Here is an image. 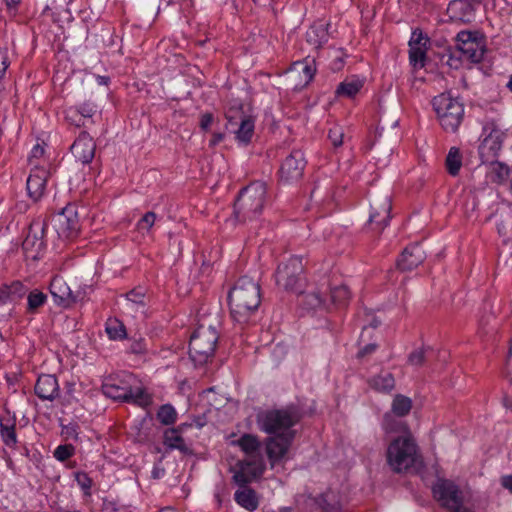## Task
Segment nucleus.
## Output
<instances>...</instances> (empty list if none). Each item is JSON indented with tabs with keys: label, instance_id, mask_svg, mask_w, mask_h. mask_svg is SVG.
<instances>
[{
	"label": "nucleus",
	"instance_id": "obj_1",
	"mask_svg": "<svg viewBox=\"0 0 512 512\" xmlns=\"http://www.w3.org/2000/svg\"><path fill=\"white\" fill-rule=\"evenodd\" d=\"M228 302L234 321L248 322L261 302L259 284L251 277H240L228 293Z\"/></svg>",
	"mask_w": 512,
	"mask_h": 512
},
{
	"label": "nucleus",
	"instance_id": "obj_2",
	"mask_svg": "<svg viewBox=\"0 0 512 512\" xmlns=\"http://www.w3.org/2000/svg\"><path fill=\"white\" fill-rule=\"evenodd\" d=\"M267 200V187L264 182L256 181L243 188L234 202L233 215L239 223L257 219Z\"/></svg>",
	"mask_w": 512,
	"mask_h": 512
},
{
	"label": "nucleus",
	"instance_id": "obj_3",
	"mask_svg": "<svg viewBox=\"0 0 512 512\" xmlns=\"http://www.w3.org/2000/svg\"><path fill=\"white\" fill-rule=\"evenodd\" d=\"M302 418L300 409L295 405H288L281 409H269L257 414L258 428L269 434L279 435L284 432H295L291 428Z\"/></svg>",
	"mask_w": 512,
	"mask_h": 512
},
{
	"label": "nucleus",
	"instance_id": "obj_4",
	"mask_svg": "<svg viewBox=\"0 0 512 512\" xmlns=\"http://www.w3.org/2000/svg\"><path fill=\"white\" fill-rule=\"evenodd\" d=\"M131 379V375H124L122 379L108 378L102 385L103 394L114 400L133 403L141 407L149 406L151 397L142 387L134 389L130 383Z\"/></svg>",
	"mask_w": 512,
	"mask_h": 512
},
{
	"label": "nucleus",
	"instance_id": "obj_5",
	"mask_svg": "<svg viewBox=\"0 0 512 512\" xmlns=\"http://www.w3.org/2000/svg\"><path fill=\"white\" fill-rule=\"evenodd\" d=\"M440 125L447 132L455 133L464 118V104L450 93H441L432 100Z\"/></svg>",
	"mask_w": 512,
	"mask_h": 512
},
{
	"label": "nucleus",
	"instance_id": "obj_6",
	"mask_svg": "<svg viewBox=\"0 0 512 512\" xmlns=\"http://www.w3.org/2000/svg\"><path fill=\"white\" fill-rule=\"evenodd\" d=\"M417 458V445L411 435L394 439L387 449V462L394 472L400 473L411 468Z\"/></svg>",
	"mask_w": 512,
	"mask_h": 512
},
{
	"label": "nucleus",
	"instance_id": "obj_7",
	"mask_svg": "<svg viewBox=\"0 0 512 512\" xmlns=\"http://www.w3.org/2000/svg\"><path fill=\"white\" fill-rule=\"evenodd\" d=\"M218 339V332L212 325L200 324L189 341V355L192 361L200 365L206 363L214 355Z\"/></svg>",
	"mask_w": 512,
	"mask_h": 512
},
{
	"label": "nucleus",
	"instance_id": "obj_8",
	"mask_svg": "<svg viewBox=\"0 0 512 512\" xmlns=\"http://www.w3.org/2000/svg\"><path fill=\"white\" fill-rule=\"evenodd\" d=\"M304 265L301 257L293 256L278 265L275 273L276 284L287 291L298 292L302 287Z\"/></svg>",
	"mask_w": 512,
	"mask_h": 512
},
{
	"label": "nucleus",
	"instance_id": "obj_9",
	"mask_svg": "<svg viewBox=\"0 0 512 512\" xmlns=\"http://www.w3.org/2000/svg\"><path fill=\"white\" fill-rule=\"evenodd\" d=\"M52 223L58 236L71 239L78 235L80 223L75 205L68 204L59 213L53 216Z\"/></svg>",
	"mask_w": 512,
	"mask_h": 512
},
{
	"label": "nucleus",
	"instance_id": "obj_10",
	"mask_svg": "<svg viewBox=\"0 0 512 512\" xmlns=\"http://www.w3.org/2000/svg\"><path fill=\"white\" fill-rule=\"evenodd\" d=\"M433 494L440 504L450 512H454L463 506V493L451 480H438L433 486Z\"/></svg>",
	"mask_w": 512,
	"mask_h": 512
},
{
	"label": "nucleus",
	"instance_id": "obj_11",
	"mask_svg": "<svg viewBox=\"0 0 512 512\" xmlns=\"http://www.w3.org/2000/svg\"><path fill=\"white\" fill-rule=\"evenodd\" d=\"M45 222L34 221L28 228L27 235L22 242V250L27 259L38 260L45 248L43 240Z\"/></svg>",
	"mask_w": 512,
	"mask_h": 512
},
{
	"label": "nucleus",
	"instance_id": "obj_12",
	"mask_svg": "<svg viewBox=\"0 0 512 512\" xmlns=\"http://www.w3.org/2000/svg\"><path fill=\"white\" fill-rule=\"evenodd\" d=\"M304 153L295 149L282 161L279 169V179L284 183H292L301 179L306 166Z\"/></svg>",
	"mask_w": 512,
	"mask_h": 512
},
{
	"label": "nucleus",
	"instance_id": "obj_13",
	"mask_svg": "<svg viewBox=\"0 0 512 512\" xmlns=\"http://www.w3.org/2000/svg\"><path fill=\"white\" fill-rule=\"evenodd\" d=\"M456 48L460 52V58L474 63H478L483 59L484 47L478 41L472 32L461 31L456 37Z\"/></svg>",
	"mask_w": 512,
	"mask_h": 512
},
{
	"label": "nucleus",
	"instance_id": "obj_14",
	"mask_svg": "<svg viewBox=\"0 0 512 512\" xmlns=\"http://www.w3.org/2000/svg\"><path fill=\"white\" fill-rule=\"evenodd\" d=\"M391 199L387 194L374 195L370 199L369 222L375 225V229L382 231L391 218Z\"/></svg>",
	"mask_w": 512,
	"mask_h": 512
},
{
	"label": "nucleus",
	"instance_id": "obj_15",
	"mask_svg": "<svg viewBox=\"0 0 512 512\" xmlns=\"http://www.w3.org/2000/svg\"><path fill=\"white\" fill-rule=\"evenodd\" d=\"M295 438V432H284L273 435L266 441V453L272 466L287 454Z\"/></svg>",
	"mask_w": 512,
	"mask_h": 512
},
{
	"label": "nucleus",
	"instance_id": "obj_16",
	"mask_svg": "<svg viewBox=\"0 0 512 512\" xmlns=\"http://www.w3.org/2000/svg\"><path fill=\"white\" fill-rule=\"evenodd\" d=\"M329 290L328 279L324 278L315 288L301 295L300 304L307 310H316L320 308H329L327 294Z\"/></svg>",
	"mask_w": 512,
	"mask_h": 512
},
{
	"label": "nucleus",
	"instance_id": "obj_17",
	"mask_svg": "<svg viewBox=\"0 0 512 512\" xmlns=\"http://www.w3.org/2000/svg\"><path fill=\"white\" fill-rule=\"evenodd\" d=\"M96 144L87 132H81L71 146L73 156L83 164H89L95 156Z\"/></svg>",
	"mask_w": 512,
	"mask_h": 512
},
{
	"label": "nucleus",
	"instance_id": "obj_18",
	"mask_svg": "<svg viewBox=\"0 0 512 512\" xmlns=\"http://www.w3.org/2000/svg\"><path fill=\"white\" fill-rule=\"evenodd\" d=\"M265 465L263 459L259 458L258 461L250 460L239 463V470L233 475V480L241 487H245L254 478L264 472Z\"/></svg>",
	"mask_w": 512,
	"mask_h": 512
},
{
	"label": "nucleus",
	"instance_id": "obj_19",
	"mask_svg": "<svg viewBox=\"0 0 512 512\" xmlns=\"http://www.w3.org/2000/svg\"><path fill=\"white\" fill-rule=\"evenodd\" d=\"M146 293L142 287H137L125 294L122 309L125 314L132 317L144 315L146 311Z\"/></svg>",
	"mask_w": 512,
	"mask_h": 512
},
{
	"label": "nucleus",
	"instance_id": "obj_20",
	"mask_svg": "<svg viewBox=\"0 0 512 512\" xmlns=\"http://www.w3.org/2000/svg\"><path fill=\"white\" fill-rule=\"evenodd\" d=\"M426 258L423 248L419 244L409 245L404 249L397 260V267L401 271H411L418 267Z\"/></svg>",
	"mask_w": 512,
	"mask_h": 512
},
{
	"label": "nucleus",
	"instance_id": "obj_21",
	"mask_svg": "<svg viewBox=\"0 0 512 512\" xmlns=\"http://www.w3.org/2000/svg\"><path fill=\"white\" fill-rule=\"evenodd\" d=\"M97 112V106L86 101L78 106L70 107L66 110L65 119L76 127L85 126L86 120L91 119Z\"/></svg>",
	"mask_w": 512,
	"mask_h": 512
},
{
	"label": "nucleus",
	"instance_id": "obj_22",
	"mask_svg": "<svg viewBox=\"0 0 512 512\" xmlns=\"http://www.w3.org/2000/svg\"><path fill=\"white\" fill-rule=\"evenodd\" d=\"M35 394L42 400L53 401L60 394L58 380L54 375L43 374L38 377Z\"/></svg>",
	"mask_w": 512,
	"mask_h": 512
},
{
	"label": "nucleus",
	"instance_id": "obj_23",
	"mask_svg": "<svg viewBox=\"0 0 512 512\" xmlns=\"http://www.w3.org/2000/svg\"><path fill=\"white\" fill-rule=\"evenodd\" d=\"M48 172L45 169H34L27 179V192L33 201H38L44 194Z\"/></svg>",
	"mask_w": 512,
	"mask_h": 512
},
{
	"label": "nucleus",
	"instance_id": "obj_24",
	"mask_svg": "<svg viewBox=\"0 0 512 512\" xmlns=\"http://www.w3.org/2000/svg\"><path fill=\"white\" fill-rule=\"evenodd\" d=\"M447 13L453 21L470 23L474 19V6L468 0H452Z\"/></svg>",
	"mask_w": 512,
	"mask_h": 512
},
{
	"label": "nucleus",
	"instance_id": "obj_25",
	"mask_svg": "<svg viewBox=\"0 0 512 512\" xmlns=\"http://www.w3.org/2000/svg\"><path fill=\"white\" fill-rule=\"evenodd\" d=\"M50 293L58 305L69 306L76 302L70 287L61 277H54L49 286Z\"/></svg>",
	"mask_w": 512,
	"mask_h": 512
},
{
	"label": "nucleus",
	"instance_id": "obj_26",
	"mask_svg": "<svg viewBox=\"0 0 512 512\" xmlns=\"http://www.w3.org/2000/svg\"><path fill=\"white\" fill-rule=\"evenodd\" d=\"M502 141L500 139V133L492 131L488 136L484 138L479 146V155L483 162L488 161L490 158L497 156L501 150Z\"/></svg>",
	"mask_w": 512,
	"mask_h": 512
},
{
	"label": "nucleus",
	"instance_id": "obj_27",
	"mask_svg": "<svg viewBox=\"0 0 512 512\" xmlns=\"http://www.w3.org/2000/svg\"><path fill=\"white\" fill-rule=\"evenodd\" d=\"M328 23L317 21L306 32V40L314 48L319 49L329 40Z\"/></svg>",
	"mask_w": 512,
	"mask_h": 512
},
{
	"label": "nucleus",
	"instance_id": "obj_28",
	"mask_svg": "<svg viewBox=\"0 0 512 512\" xmlns=\"http://www.w3.org/2000/svg\"><path fill=\"white\" fill-rule=\"evenodd\" d=\"M0 436L6 446L10 448L16 447L18 442L16 434V418L10 416L8 413L0 417Z\"/></svg>",
	"mask_w": 512,
	"mask_h": 512
},
{
	"label": "nucleus",
	"instance_id": "obj_29",
	"mask_svg": "<svg viewBox=\"0 0 512 512\" xmlns=\"http://www.w3.org/2000/svg\"><path fill=\"white\" fill-rule=\"evenodd\" d=\"M234 445H238L241 450L251 458L258 461L262 458L260 454L261 443L256 435L245 433L238 440L233 441Z\"/></svg>",
	"mask_w": 512,
	"mask_h": 512
},
{
	"label": "nucleus",
	"instance_id": "obj_30",
	"mask_svg": "<svg viewBox=\"0 0 512 512\" xmlns=\"http://www.w3.org/2000/svg\"><path fill=\"white\" fill-rule=\"evenodd\" d=\"M364 80L357 76L348 77L343 80L335 91L338 97L353 98L363 87Z\"/></svg>",
	"mask_w": 512,
	"mask_h": 512
},
{
	"label": "nucleus",
	"instance_id": "obj_31",
	"mask_svg": "<svg viewBox=\"0 0 512 512\" xmlns=\"http://www.w3.org/2000/svg\"><path fill=\"white\" fill-rule=\"evenodd\" d=\"M369 386L380 393H390L395 388V378L390 372H381L368 381Z\"/></svg>",
	"mask_w": 512,
	"mask_h": 512
},
{
	"label": "nucleus",
	"instance_id": "obj_32",
	"mask_svg": "<svg viewBox=\"0 0 512 512\" xmlns=\"http://www.w3.org/2000/svg\"><path fill=\"white\" fill-rule=\"evenodd\" d=\"M234 499L238 505L250 512L255 511L259 506L256 492L251 488L237 490L234 494Z\"/></svg>",
	"mask_w": 512,
	"mask_h": 512
},
{
	"label": "nucleus",
	"instance_id": "obj_33",
	"mask_svg": "<svg viewBox=\"0 0 512 512\" xmlns=\"http://www.w3.org/2000/svg\"><path fill=\"white\" fill-rule=\"evenodd\" d=\"M316 503L323 512H341L342 505L339 501L338 495L328 490L322 493L317 499Z\"/></svg>",
	"mask_w": 512,
	"mask_h": 512
},
{
	"label": "nucleus",
	"instance_id": "obj_34",
	"mask_svg": "<svg viewBox=\"0 0 512 512\" xmlns=\"http://www.w3.org/2000/svg\"><path fill=\"white\" fill-rule=\"evenodd\" d=\"M237 127L238 128L234 131L236 139L243 144H248L254 133L255 125L253 118L250 116H241Z\"/></svg>",
	"mask_w": 512,
	"mask_h": 512
},
{
	"label": "nucleus",
	"instance_id": "obj_35",
	"mask_svg": "<svg viewBox=\"0 0 512 512\" xmlns=\"http://www.w3.org/2000/svg\"><path fill=\"white\" fill-rule=\"evenodd\" d=\"M488 175L492 182L501 184L508 179L510 175V169L508 165L503 162L491 161Z\"/></svg>",
	"mask_w": 512,
	"mask_h": 512
},
{
	"label": "nucleus",
	"instance_id": "obj_36",
	"mask_svg": "<svg viewBox=\"0 0 512 512\" xmlns=\"http://www.w3.org/2000/svg\"><path fill=\"white\" fill-rule=\"evenodd\" d=\"M382 426L387 433H402L403 435H411L407 424L402 420L394 418V416L389 413L384 415Z\"/></svg>",
	"mask_w": 512,
	"mask_h": 512
},
{
	"label": "nucleus",
	"instance_id": "obj_37",
	"mask_svg": "<svg viewBox=\"0 0 512 512\" xmlns=\"http://www.w3.org/2000/svg\"><path fill=\"white\" fill-rule=\"evenodd\" d=\"M105 331L111 340H123L127 338L126 327L117 318H109L105 325Z\"/></svg>",
	"mask_w": 512,
	"mask_h": 512
},
{
	"label": "nucleus",
	"instance_id": "obj_38",
	"mask_svg": "<svg viewBox=\"0 0 512 512\" xmlns=\"http://www.w3.org/2000/svg\"><path fill=\"white\" fill-rule=\"evenodd\" d=\"M46 302L47 295L38 289H33L27 294L26 312L28 314H35Z\"/></svg>",
	"mask_w": 512,
	"mask_h": 512
},
{
	"label": "nucleus",
	"instance_id": "obj_39",
	"mask_svg": "<svg viewBox=\"0 0 512 512\" xmlns=\"http://www.w3.org/2000/svg\"><path fill=\"white\" fill-rule=\"evenodd\" d=\"M164 444L171 449H178L181 452L186 453L188 451V447L185 444L184 439L179 434L178 429L175 428L167 429L164 432Z\"/></svg>",
	"mask_w": 512,
	"mask_h": 512
},
{
	"label": "nucleus",
	"instance_id": "obj_40",
	"mask_svg": "<svg viewBox=\"0 0 512 512\" xmlns=\"http://www.w3.org/2000/svg\"><path fill=\"white\" fill-rule=\"evenodd\" d=\"M446 168L451 176H457L462 166V155L459 148L451 147L446 156Z\"/></svg>",
	"mask_w": 512,
	"mask_h": 512
},
{
	"label": "nucleus",
	"instance_id": "obj_41",
	"mask_svg": "<svg viewBox=\"0 0 512 512\" xmlns=\"http://www.w3.org/2000/svg\"><path fill=\"white\" fill-rule=\"evenodd\" d=\"M412 408V400L402 394L395 395L391 410L397 417H404L409 414Z\"/></svg>",
	"mask_w": 512,
	"mask_h": 512
},
{
	"label": "nucleus",
	"instance_id": "obj_42",
	"mask_svg": "<svg viewBox=\"0 0 512 512\" xmlns=\"http://www.w3.org/2000/svg\"><path fill=\"white\" fill-rule=\"evenodd\" d=\"M426 61V41L424 45L410 44L409 49V62L415 69H420L425 66Z\"/></svg>",
	"mask_w": 512,
	"mask_h": 512
},
{
	"label": "nucleus",
	"instance_id": "obj_43",
	"mask_svg": "<svg viewBox=\"0 0 512 512\" xmlns=\"http://www.w3.org/2000/svg\"><path fill=\"white\" fill-rule=\"evenodd\" d=\"M328 292H330V298L328 300L329 305H345L350 298V291L346 285H340L334 288L329 287Z\"/></svg>",
	"mask_w": 512,
	"mask_h": 512
},
{
	"label": "nucleus",
	"instance_id": "obj_44",
	"mask_svg": "<svg viewBox=\"0 0 512 512\" xmlns=\"http://www.w3.org/2000/svg\"><path fill=\"white\" fill-rule=\"evenodd\" d=\"M293 70L302 72L304 75V84L307 85L316 73L315 60L306 59L305 61H298L293 64Z\"/></svg>",
	"mask_w": 512,
	"mask_h": 512
},
{
	"label": "nucleus",
	"instance_id": "obj_45",
	"mask_svg": "<svg viewBox=\"0 0 512 512\" xmlns=\"http://www.w3.org/2000/svg\"><path fill=\"white\" fill-rule=\"evenodd\" d=\"M157 419L163 425H172L176 422L177 412L171 404H164L157 412Z\"/></svg>",
	"mask_w": 512,
	"mask_h": 512
},
{
	"label": "nucleus",
	"instance_id": "obj_46",
	"mask_svg": "<svg viewBox=\"0 0 512 512\" xmlns=\"http://www.w3.org/2000/svg\"><path fill=\"white\" fill-rule=\"evenodd\" d=\"M9 291V299L16 300L24 297L29 293L28 288L19 281L13 282L10 286H6Z\"/></svg>",
	"mask_w": 512,
	"mask_h": 512
},
{
	"label": "nucleus",
	"instance_id": "obj_47",
	"mask_svg": "<svg viewBox=\"0 0 512 512\" xmlns=\"http://www.w3.org/2000/svg\"><path fill=\"white\" fill-rule=\"evenodd\" d=\"M344 132L341 126L335 125L329 129L328 139L334 148H338L343 144Z\"/></svg>",
	"mask_w": 512,
	"mask_h": 512
},
{
	"label": "nucleus",
	"instance_id": "obj_48",
	"mask_svg": "<svg viewBox=\"0 0 512 512\" xmlns=\"http://www.w3.org/2000/svg\"><path fill=\"white\" fill-rule=\"evenodd\" d=\"M241 116H246L242 110V106L229 108L226 112L228 125L231 127H236L241 119Z\"/></svg>",
	"mask_w": 512,
	"mask_h": 512
},
{
	"label": "nucleus",
	"instance_id": "obj_49",
	"mask_svg": "<svg viewBox=\"0 0 512 512\" xmlns=\"http://www.w3.org/2000/svg\"><path fill=\"white\" fill-rule=\"evenodd\" d=\"M156 220V214L152 211L145 213L142 218L137 223V228L139 231H149Z\"/></svg>",
	"mask_w": 512,
	"mask_h": 512
},
{
	"label": "nucleus",
	"instance_id": "obj_50",
	"mask_svg": "<svg viewBox=\"0 0 512 512\" xmlns=\"http://www.w3.org/2000/svg\"><path fill=\"white\" fill-rule=\"evenodd\" d=\"M74 454V447L70 444L59 445L54 451V457L64 462Z\"/></svg>",
	"mask_w": 512,
	"mask_h": 512
},
{
	"label": "nucleus",
	"instance_id": "obj_51",
	"mask_svg": "<svg viewBox=\"0 0 512 512\" xmlns=\"http://www.w3.org/2000/svg\"><path fill=\"white\" fill-rule=\"evenodd\" d=\"M75 481L80 486V488L84 491L86 495H90V490L92 487V479L85 472H76L75 473Z\"/></svg>",
	"mask_w": 512,
	"mask_h": 512
},
{
	"label": "nucleus",
	"instance_id": "obj_52",
	"mask_svg": "<svg viewBox=\"0 0 512 512\" xmlns=\"http://www.w3.org/2000/svg\"><path fill=\"white\" fill-rule=\"evenodd\" d=\"M426 359V350L423 348L412 351L408 356V363L415 367H420Z\"/></svg>",
	"mask_w": 512,
	"mask_h": 512
},
{
	"label": "nucleus",
	"instance_id": "obj_53",
	"mask_svg": "<svg viewBox=\"0 0 512 512\" xmlns=\"http://www.w3.org/2000/svg\"><path fill=\"white\" fill-rule=\"evenodd\" d=\"M79 426L76 423H70L62 427V434L68 439L78 438Z\"/></svg>",
	"mask_w": 512,
	"mask_h": 512
},
{
	"label": "nucleus",
	"instance_id": "obj_54",
	"mask_svg": "<svg viewBox=\"0 0 512 512\" xmlns=\"http://www.w3.org/2000/svg\"><path fill=\"white\" fill-rule=\"evenodd\" d=\"M146 351V343L142 338L134 340L129 348V352L132 354H144Z\"/></svg>",
	"mask_w": 512,
	"mask_h": 512
},
{
	"label": "nucleus",
	"instance_id": "obj_55",
	"mask_svg": "<svg viewBox=\"0 0 512 512\" xmlns=\"http://www.w3.org/2000/svg\"><path fill=\"white\" fill-rule=\"evenodd\" d=\"M9 66L7 50L0 47V81L3 79Z\"/></svg>",
	"mask_w": 512,
	"mask_h": 512
},
{
	"label": "nucleus",
	"instance_id": "obj_56",
	"mask_svg": "<svg viewBox=\"0 0 512 512\" xmlns=\"http://www.w3.org/2000/svg\"><path fill=\"white\" fill-rule=\"evenodd\" d=\"M376 349H377V345L375 343H369L358 351L357 357L363 358L367 355L374 353L376 351Z\"/></svg>",
	"mask_w": 512,
	"mask_h": 512
},
{
	"label": "nucleus",
	"instance_id": "obj_57",
	"mask_svg": "<svg viewBox=\"0 0 512 512\" xmlns=\"http://www.w3.org/2000/svg\"><path fill=\"white\" fill-rule=\"evenodd\" d=\"M213 115L211 113H205L201 116L200 127L202 130L207 131L213 122Z\"/></svg>",
	"mask_w": 512,
	"mask_h": 512
},
{
	"label": "nucleus",
	"instance_id": "obj_58",
	"mask_svg": "<svg viewBox=\"0 0 512 512\" xmlns=\"http://www.w3.org/2000/svg\"><path fill=\"white\" fill-rule=\"evenodd\" d=\"M425 41L427 42L428 39H425L421 32L418 33V34L416 32H414L413 36H412V38H411V40L409 42V45L410 44H413V45H424Z\"/></svg>",
	"mask_w": 512,
	"mask_h": 512
},
{
	"label": "nucleus",
	"instance_id": "obj_59",
	"mask_svg": "<svg viewBox=\"0 0 512 512\" xmlns=\"http://www.w3.org/2000/svg\"><path fill=\"white\" fill-rule=\"evenodd\" d=\"M224 139V134L221 132H215L212 134V138L209 141V146L214 147L222 142Z\"/></svg>",
	"mask_w": 512,
	"mask_h": 512
},
{
	"label": "nucleus",
	"instance_id": "obj_60",
	"mask_svg": "<svg viewBox=\"0 0 512 512\" xmlns=\"http://www.w3.org/2000/svg\"><path fill=\"white\" fill-rule=\"evenodd\" d=\"M102 512H118V509L114 502L104 500L102 504Z\"/></svg>",
	"mask_w": 512,
	"mask_h": 512
},
{
	"label": "nucleus",
	"instance_id": "obj_61",
	"mask_svg": "<svg viewBox=\"0 0 512 512\" xmlns=\"http://www.w3.org/2000/svg\"><path fill=\"white\" fill-rule=\"evenodd\" d=\"M502 486L512 493V475L503 476L501 479Z\"/></svg>",
	"mask_w": 512,
	"mask_h": 512
},
{
	"label": "nucleus",
	"instance_id": "obj_62",
	"mask_svg": "<svg viewBox=\"0 0 512 512\" xmlns=\"http://www.w3.org/2000/svg\"><path fill=\"white\" fill-rule=\"evenodd\" d=\"M43 154L44 148L39 144L35 145L31 150V158H39L43 156Z\"/></svg>",
	"mask_w": 512,
	"mask_h": 512
},
{
	"label": "nucleus",
	"instance_id": "obj_63",
	"mask_svg": "<svg viewBox=\"0 0 512 512\" xmlns=\"http://www.w3.org/2000/svg\"><path fill=\"white\" fill-rule=\"evenodd\" d=\"M9 299V291L6 287L0 289V305Z\"/></svg>",
	"mask_w": 512,
	"mask_h": 512
},
{
	"label": "nucleus",
	"instance_id": "obj_64",
	"mask_svg": "<svg viewBox=\"0 0 512 512\" xmlns=\"http://www.w3.org/2000/svg\"><path fill=\"white\" fill-rule=\"evenodd\" d=\"M21 0H4V2L6 3V5L9 7V8H14L16 7L19 3H20Z\"/></svg>",
	"mask_w": 512,
	"mask_h": 512
}]
</instances>
